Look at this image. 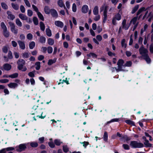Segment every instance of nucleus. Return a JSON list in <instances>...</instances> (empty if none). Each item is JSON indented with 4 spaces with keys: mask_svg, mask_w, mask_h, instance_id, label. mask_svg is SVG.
Returning a JSON list of instances; mask_svg holds the SVG:
<instances>
[{
    "mask_svg": "<svg viewBox=\"0 0 153 153\" xmlns=\"http://www.w3.org/2000/svg\"><path fill=\"white\" fill-rule=\"evenodd\" d=\"M17 64L18 65V68L19 70L22 71H25L27 70V68L25 67H24V66L25 64V61L22 59H19L17 62Z\"/></svg>",
    "mask_w": 153,
    "mask_h": 153,
    "instance_id": "obj_1",
    "label": "nucleus"
},
{
    "mask_svg": "<svg viewBox=\"0 0 153 153\" xmlns=\"http://www.w3.org/2000/svg\"><path fill=\"white\" fill-rule=\"evenodd\" d=\"M1 27L3 30V35L5 37H8L10 35L9 32L7 30V27L4 22L1 23Z\"/></svg>",
    "mask_w": 153,
    "mask_h": 153,
    "instance_id": "obj_2",
    "label": "nucleus"
},
{
    "mask_svg": "<svg viewBox=\"0 0 153 153\" xmlns=\"http://www.w3.org/2000/svg\"><path fill=\"white\" fill-rule=\"evenodd\" d=\"M130 145L133 148H140L143 147V144L140 143H138L135 141H131Z\"/></svg>",
    "mask_w": 153,
    "mask_h": 153,
    "instance_id": "obj_3",
    "label": "nucleus"
},
{
    "mask_svg": "<svg viewBox=\"0 0 153 153\" xmlns=\"http://www.w3.org/2000/svg\"><path fill=\"white\" fill-rule=\"evenodd\" d=\"M124 63V61L122 59H120L118 61L117 63L118 65V68H115L117 71L118 72L123 71L122 69V66H123Z\"/></svg>",
    "mask_w": 153,
    "mask_h": 153,
    "instance_id": "obj_4",
    "label": "nucleus"
},
{
    "mask_svg": "<svg viewBox=\"0 0 153 153\" xmlns=\"http://www.w3.org/2000/svg\"><path fill=\"white\" fill-rule=\"evenodd\" d=\"M9 24L10 27L11 31L14 34L16 35L18 33V30L16 28L14 24L12 22H9Z\"/></svg>",
    "mask_w": 153,
    "mask_h": 153,
    "instance_id": "obj_5",
    "label": "nucleus"
},
{
    "mask_svg": "<svg viewBox=\"0 0 153 153\" xmlns=\"http://www.w3.org/2000/svg\"><path fill=\"white\" fill-rule=\"evenodd\" d=\"M139 51L140 54L142 55L143 57L145 56L148 54V50L144 48L143 46H142L140 48Z\"/></svg>",
    "mask_w": 153,
    "mask_h": 153,
    "instance_id": "obj_6",
    "label": "nucleus"
},
{
    "mask_svg": "<svg viewBox=\"0 0 153 153\" xmlns=\"http://www.w3.org/2000/svg\"><path fill=\"white\" fill-rule=\"evenodd\" d=\"M13 56L12 52L10 51H8L7 56H4V61L6 62H8L10 59H12Z\"/></svg>",
    "mask_w": 153,
    "mask_h": 153,
    "instance_id": "obj_7",
    "label": "nucleus"
},
{
    "mask_svg": "<svg viewBox=\"0 0 153 153\" xmlns=\"http://www.w3.org/2000/svg\"><path fill=\"white\" fill-rule=\"evenodd\" d=\"M26 148V146L25 144H21L16 147V150L17 152H21L24 150Z\"/></svg>",
    "mask_w": 153,
    "mask_h": 153,
    "instance_id": "obj_8",
    "label": "nucleus"
},
{
    "mask_svg": "<svg viewBox=\"0 0 153 153\" xmlns=\"http://www.w3.org/2000/svg\"><path fill=\"white\" fill-rule=\"evenodd\" d=\"M108 8V6L105 5V4H104L100 8V11L101 12L103 10H104L103 13L107 14V12Z\"/></svg>",
    "mask_w": 153,
    "mask_h": 153,
    "instance_id": "obj_9",
    "label": "nucleus"
},
{
    "mask_svg": "<svg viewBox=\"0 0 153 153\" xmlns=\"http://www.w3.org/2000/svg\"><path fill=\"white\" fill-rule=\"evenodd\" d=\"M17 42L21 49L22 50L25 49V46L24 42L22 41L21 40H18Z\"/></svg>",
    "mask_w": 153,
    "mask_h": 153,
    "instance_id": "obj_10",
    "label": "nucleus"
},
{
    "mask_svg": "<svg viewBox=\"0 0 153 153\" xmlns=\"http://www.w3.org/2000/svg\"><path fill=\"white\" fill-rule=\"evenodd\" d=\"M52 16L55 18H56L58 17V14L56 11L53 9H51L50 13Z\"/></svg>",
    "mask_w": 153,
    "mask_h": 153,
    "instance_id": "obj_11",
    "label": "nucleus"
},
{
    "mask_svg": "<svg viewBox=\"0 0 153 153\" xmlns=\"http://www.w3.org/2000/svg\"><path fill=\"white\" fill-rule=\"evenodd\" d=\"M7 85L10 88H15L18 86V84L15 82H11Z\"/></svg>",
    "mask_w": 153,
    "mask_h": 153,
    "instance_id": "obj_12",
    "label": "nucleus"
},
{
    "mask_svg": "<svg viewBox=\"0 0 153 153\" xmlns=\"http://www.w3.org/2000/svg\"><path fill=\"white\" fill-rule=\"evenodd\" d=\"M55 24L56 26L61 28L64 25L63 23L59 21H55Z\"/></svg>",
    "mask_w": 153,
    "mask_h": 153,
    "instance_id": "obj_13",
    "label": "nucleus"
},
{
    "mask_svg": "<svg viewBox=\"0 0 153 153\" xmlns=\"http://www.w3.org/2000/svg\"><path fill=\"white\" fill-rule=\"evenodd\" d=\"M129 27V26L126 25V20L124 19L122 23V28L125 30H127Z\"/></svg>",
    "mask_w": 153,
    "mask_h": 153,
    "instance_id": "obj_14",
    "label": "nucleus"
},
{
    "mask_svg": "<svg viewBox=\"0 0 153 153\" xmlns=\"http://www.w3.org/2000/svg\"><path fill=\"white\" fill-rule=\"evenodd\" d=\"M88 10V7L87 5H83L82 8V11L83 13H85L87 12Z\"/></svg>",
    "mask_w": 153,
    "mask_h": 153,
    "instance_id": "obj_15",
    "label": "nucleus"
},
{
    "mask_svg": "<svg viewBox=\"0 0 153 153\" xmlns=\"http://www.w3.org/2000/svg\"><path fill=\"white\" fill-rule=\"evenodd\" d=\"M7 14L8 15V18L12 20H13L15 18V16L12 14L11 12L9 11L7 12Z\"/></svg>",
    "mask_w": 153,
    "mask_h": 153,
    "instance_id": "obj_16",
    "label": "nucleus"
},
{
    "mask_svg": "<svg viewBox=\"0 0 153 153\" xmlns=\"http://www.w3.org/2000/svg\"><path fill=\"white\" fill-rule=\"evenodd\" d=\"M4 69L6 71H9L11 68V66L9 64H5L3 65Z\"/></svg>",
    "mask_w": 153,
    "mask_h": 153,
    "instance_id": "obj_17",
    "label": "nucleus"
},
{
    "mask_svg": "<svg viewBox=\"0 0 153 153\" xmlns=\"http://www.w3.org/2000/svg\"><path fill=\"white\" fill-rule=\"evenodd\" d=\"M19 17L22 20H27V17L25 15L22 13H20L19 15Z\"/></svg>",
    "mask_w": 153,
    "mask_h": 153,
    "instance_id": "obj_18",
    "label": "nucleus"
},
{
    "mask_svg": "<svg viewBox=\"0 0 153 153\" xmlns=\"http://www.w3.org/2000/svg\"><path fill=\"white\" fill-rule=\"evenodd\" d=\"M57 4L61 7H64L65 8V4L62 0H59L57 2Z\"/></svg>",
    "mask_w": 153,
    "mask_h": 153,
    "instance_id": "obj_19",
    "label": "nucleus"
},
{
    "mask_svg": "<svg viewBox=\"0 0 153 153\" xmlns=\"http://www.w3.org/2000/svg\"><path fill=\"white\" fill-rule=\"evenodd\" d=\"M93 13L94 15H96L98 14L99 9L98 7L97 6H95L93 9Z\"/></svg>",
    "mask_w": 153,
    "mask_h": 153,
    "instance_id": "obj_20",
    "label": "nucleus"
},
{
    "mask_svg": "<svg viewBox=\"0 0 153 153\" xmlns=\"http://www.w3.org/2000/svg\"><path fill=\"white\" fill-rule=\"evenodd\" d=\"M121 44L122 47L125 49L127 46V44L126 43V40L125 39H123L121 42Z\"/></svg>",
    "mask_w": 153,
    "mask_h": 153,
    "instance_id": "obj_21",
    "label": "nucleus"
},
{
    "mask_svg": "<svg viewBox=\"0 0 153 153\" xmlns=\"http://www.w3.org/2000/svg\"><path fill=\"white\" fill-rule=\"evenodd\" d=\"M148 63H149L151 62L150 59L149 58L148 54L143 57Z\"/></svg>",
    "mask_w": 153,
    "mask_h": 153,
    "instance_id": "obj_22",
    "label": "nucleus"
},
{
    "mask_svg": "<svg viewBox=\"0 0 153 153\" xmlns=\"http://www.w3.org/2000/svg\"><path fill=\"white\" fill-rule=\"evenodd\" d=\"M8 45H5L2 48V51L4 53H7L8 51Z\"/></svg>",
    "mask_w": 153,
    "mask_h": 153,
    "instance_id": "obj_23",
    "label": "nucleus"
},
{
    "mask_svg": "<svg viewBox=\"0 0 153 153\" xmlns=\"http://www.w3.org/2000/svg\"><path fill=\"white\" fill-rule=\"evenodd\" d=\"M44 11L46 14H49L51 12V9H50L48 6H45L44 8Z\"/></svg>",
    "mask_w": 153,
    "mask_h": 153,
    "instance_id": "obj_24",
    "label": "nucleus"
},
{
    "mask_svg": "<svg viewBox=\"0 0 153 153\" xmlns=\"http://www.w3.org/2000/svg\"><path fill=\"white\" fill-rule=\"evenodd\" d=\"M16 23L17 26L21 27L22 26V23L19 19H17L16 20Z\"/></svg>",
    "mask_w": 153,
    "mask_h": 153,
    "instance_id": "obj_25",
    "label": "nucleus"
},
{
    "mask_svg": "<svg viewBox=\"0 0 153 153\" xmlns=\"http://www.w3.org/2000/svg\"><path fill=\"white\" fill-rule=\"evenodd\" d=\"M56 61V59H50L48 61V65H50L55 63Z\"/></svg>",
    "mask_w": 153,
    "mask_h": 153,
    "instance_id": "obj_26",
    "label": "nucleus"
},
{
    "mask_svg": "<svg viewBox=\"0 0 153 153\" xmlns=\"http://www.w3.org/2000/svg\"><path fill=\"white\" fill-rule=\"evenodd\" d=\"M103 139L104 140L105 142H107L108 139V134L107 132L105 131L103 136Z\"/></svg>",
    "mask_w": 153,
    "mask_h": 153,
    "instance_id": "obj_27",
    "label": "nucleus"
},
{
    "mask_svg": "<svg viewBox=\"0 0 153 153\" xmlns=\"http://www.w3.org/2000/svg\"><path fill=\"white\" fill-rule=\"evenodd\" d=\"M113 18L116 19L117 20L119 21L121 19V17L120 14L118 13L116 14Z\"/></svg>",
    "mask_w": 153,
    "mask_h": 153,
    "instance_id": "obj_28",
    "label": "nucleus"
},
{
    "mask_svg": "<svg viewBox=\"0 0 153 153\" xmlns=\"http://www.w3.org/2000/svg\"><path fill=\"white\" fill-rule=\"evenodd\" d=\"M39 23L41 30L43 31H44L45 28L44 24L42 22H40Z\"/></svg>",
    "mask_w": 153,
    "mask_h": 153,
    "instance_id": "obj_29",
    "label": "nucleus"
},
{
    "mask_svg": "<svg viewBox=\"0 0 153 153\" xmlns=\"http://www.w3.org/2000/svg\"><path fill=\"white\" fill-rule=\"evenodd\" d=\"M48 42L50 45H53L54 43V40L52 39L49 38L48 39Z\"/></svg>",
    "mask_w": 153,
    "mask_h": 153,
    "instance_id": "obj_30",
    "label": "nucleus"
},
{
    "mask_svg": "<svg viewBox=\"0 0 153 153\" xmlns=\"http://www.w3.org/2000/svg\"><path fill=\"white\" fill-rule=\"evenodd\" d=\"M30 146L32 147L33 148L36 147L38 146V144L37 143L35 142H33L30 143Z\"/></svg>",
    "mask_w": 153,
    "mask_h": 153,
    "instance_id": "obj_31",
    "label": "nucleus"
},
{
    "mask_svg": "<svg viewBox=\"0 0 153 153\" xmlns=\"http://www.w3.org/2000/svg\"><path fill=\"white\" fill-rule=\"evenodd\" d=\"M46 34L48 36L50 37L51 36V30L49 28H48L46 29Z\"/></svg>",
    "mask_w": 153,
    "mask_h": 153,
    "instance_id": "obj_32",
    "label": "nucleus"
},
{
    "mask_svg": "<svg viewBox=\"0 0 153 153\" xmlns=\"http://www.w3.org/2000/svg\"><path fill=\"white\" fill-rule=\"evenodd\" d=\"M11 4L12 7L15 10H17L19 9V6L17 4L13 3Z\"/></svg>",
    "mask_w": 153,
    "mask_h": 153,
    "instance_id": "obj_33",
    "label": "nucleus"
},
{
    "mask_svg": "<svg viewBox=\"0 0 153 153\" xmlns=\"http://www.w3.org/2000/svg\"><path fill=\"white\" fill-rule=\"evenodd\" d=\"M144 144L145 146L147 147H151L152 145L149 143V141L148 140H146Z\"/></svg>",
    "mask_w": 153,
    "mask_h": 153,
    "instance_id": "obj_34",
    "label": "nucleus"
},
{
    "mask_svg": "<svg viewBox=\"0 0 153 153\" xmlns=\"http://www.w3.org/2000/svg\"><path fill=\"white\" fill-rule=\"evenodd\" d=\"M35 45V43L34 42L32 41L30 42L29 45V48L30 49H33Z\"/></svg>",
    "mask_w": 153,
    "mask_h": 153,
    "instance_id": "obj_35",
    "label": "nucleus"
},
{
    "mask_svg": "<svg viewBox=\"0 0 153 153\" xmlns=\"http://www.w3.org/2000/svg\"><path fill=\"white\" fill-rule=\"evenodd\" d=\"M132 63L131 61H127L126 63L123 65V67H130L132 65Z\"/></svg>",
    "mask_w": 153,
    "mask_h": 153,
    "instance_id": "obj_36",
    "label": "nucleus"
},
{
    "mask_svg": "<svg viewBox=\"0 0 153 153\" xmlns=\"http://www.w3.org/2000/svg\"><path fill=\"white\" fill-rule=\"evenodd\" d=\"M87 56L88 57L91 56L93 58H96L97 57V55L95 53H90L89 54H88Z\"/></svg>",
    "mask_w": 153,
    "mask_h": 153,
    "instance_id": "obj_37",
    "label": "nucleus"
},
{
    "mask_svg": "<svg viewBox=\"0 0 153 153\" xmlns=\"http://www.w3.org/2000/svg\"><path fill=\"white\" fill-rule=\"evenodd\" d=\"M35 65L36 66V69L37 70H39L40 69V62H36L35 63Z\"/></svg>",
    "mask_w": 153,
    "mask_h": 153,
    "instance_id": "obj_38",
    "label": "nucleus"
},
{
    "mask_svg": "<svg viewBox=\"0 0 153 153\" xmlns=\"http://www.w3.org/2000/svg\"><path fill=\"white\" fill-rule=\"evenodd\" d=\"M46 41L45 38L43 36H41L39 39V41L42 43H44Z\"/></svg>",
    "mask_w": 153,
    "mask_h": 153,
    "instance_id": "obj_39",
    "label": "nucleus"
},
{
    "mask_svg": "<svg viewBox=\"0 0 153 153\" xmlns=\"http://www.w3.org/2000/svg\"><path fill=\"white\" fill-rule=\"evenodd\" d=\"M18 75V74L17 73H15L13 74L9 75V77L12 78H14L17 77Z\"/></svg>",
    "mask_w": 153,
    "mask_h": 153,
    "instance_id": "obj_40",
    "label": "nucleus"
},
{
    "mask_svg": "<svg viewBox=\"0 0 153 153\" xmlns=\"http://www.w3.org/2000/svg\"><path fill=\"white\" fill-rule=\"evenodd\" d=\"M137 20V17H134L130 21V23H132L133 25L136 24Z\"/></svg>",
    "mask_w": 153,
    "mask_h": 153,
    "instance_id": "obj_41",
    "label": "nucleus"
},
{
    "mask_svg": "<svg viewBox=\"0 0 153 153\" xmlns=\"http://www.w3.org/2000/svg\"><path fill=\"white\" fill-rule=\"evenodd\" d=\"M37 14L39 18H40L42 20L44 21V17L40 12H38V13H37Z\"/></svg>",
    "mask_w": 153,
    "mask_h": 153,
    "instance_id": "obj_42",
    "label": "nucleus"
},
{
    "mask_svg": "<svg viewBox=\"0 0 153 153\" xmlns=\"http://www.w3.org/2000/svg\"><path fill=\"white\" fill-rule=\"evenodd\" d=\"M139 8V5H137L135 6L131 12V13L133 14Z\"/></svg>",
    "mask_w": 153,
    "mask_h": 153,
    "instance_id": "obj_43",
    "label": "nucleus"
},
{
    "mask_svg": "<svg viewBox=\"0 0 153 153\" xmlns=\"http://www.w3.org/2000/svg\"><path fill=\"white\" fill-rule=\"evenodd\" d=\"M33 22L34 24L36 25H37L38 24V20L37 17H34L33 19Z\"/></svg>",
    "mask_w": 153,
    "mask_h": 153,
    "instance_id": "obj_44",
    "label": "nucleus"
},
{
    "mask_svg": "<svg viewBox=\"0 0 153 153\" xmlns=\"http://www.w3.org/2000/svg\"><path fill=\"white\" fill-rule=\"evenodd\" d=\"M145 8L144 7H142L139 9L137 13V15H138L140 14L141 12L143 11H145Z\"/></svg>",
    "mask_w": 153,
    "mask_h": 153,
    "instance_id": "obj_45",
    "label": "nucleus"
},
{
    "mask_svg": "<svg viewBox=\"0 0 153 153\" xmlns=\"http://www.w3.org/2000/svg\"><path fill=\"white\" fill-rule=\"evenodd\" d=\"M26 37L28 40H31L33 38V36L31 33H29L27 35Z\"/></svg>",
    "mask_w": 153,
    "mask_h": 153,
    "instance_id": "obj_46",
    "label": "nucleus"
},
{
    "mask_svg": "<svg viewBox=\"0 0 153 153\" xmlns=\"http://www.w3.org/2000/svg\"><path fill=\"white\" fill-rule=\"evenodd\" d=\"M54 143L56 145L59 146L62 143V142H61L60 140L56 139L54 140Z\"/></svg>",
    "mask_w": 153,
    "mask_h": 153,
    "instance_id": "obj_47",
    "label": "nucleus"
},
{
    "mask_svg": "<svg viewBox=\"0 0 153 153\" xmlns=\"http://www.w3.org/2000/svg\"><path fill=\"white\" fill-rule=\"evenodd\" d=\"M22 56L24 58H27L29 57V54L27 52L23 53L22 54Z\"/></svg>",
    "mask_w": 153,
    "mask_h": 153,
    "instance_id": "obj_48",
    "label": "nucleus"
},
{
    "mask_svg": "<svg viewBox=\"0 0 153 153\" xmlns=\"http://www.w3.org/2000/svg\"><path fill=\"white\" fill-rule=\"evenodd\" d=\"M2 7L4 9H7L8 8V6L5 3L2 2L1 3Z\"/></svg>",
    "mask_w": 153,
    "mask_h": 153,
    "instance_id": "obj_49",
    "label": "nucleus"
},
{
    "mask_svg": "<svg viewBox=\"0 0 153 153\" xmlns=\"http://www.w3.org/2000/svg\"><path fill=\"white\" fill-rule=\"evenodd\" d=\"M126 122L129 124H130L132 125H134V122L130 120H127L126 121Z\"/></svg>",
    "mask_w": 153,
    "mask_h": 153,
    "instance_id": "obj_50",
    "label": "nucleus"
},
{
    "mask_svg": "<svg viewBox=\"0 0 153 153\" xmlns=\"http://www.w3.org/2000/svg\"><path fill=\"white\" fill-rule=\"evenodd\" d=\"M53 48L50 46L48 47L47 48L48 52L49 53H51L53 52Z\"/></svg>",
    "mask_w": 153,
    "mask_h": 153,
    "instance_id": "obj_51",
    "label": "nucleus"
},
{
    "mask_svg": "<svg viewBox=\"0 0 153 153\" xmlns=\"http://www.w3.org/2000/svg\"><path fill=\"white\" fill-rule=\"evenodd\" d=\"M96 15V16L94 19V20L95 21H98L100 19V16L98 14Z\"/></svg>",
    "mask_w": 153,
    "mask_h": 153,
    "instance_id": "obj_52",
    "label": "nucleus"
},
{
    "mask_svg": "<svg viewBox=\"0 0 153 153\" xmlns=\"http://www.w3.org/2000/svg\"><path fill=\"white\" fill-rule=\"evenodd\" d=\"M72 10L74 12H76V6L75 3H74L72 5Z\"/></svg>",
    "mask_w": 153,
    "mask_h": 153,
    "instance_id": "obj_53",
    "label": "nucleus"
},
{
    "mask_svg": "<svg viewBox=\"0 0 153 153\" xmlns=\"http://www.w3.org/2000/svg\"><path fill=\"white\" fill-rule=\"evenodd\" d=\"M123 147L125 150H128L129 149V146L126 144H123Z\"/></svg>",
    "mask_w": 153,
    "mask_h": 153,
    "instance_id": "obj_54",
    "label": "nucleus"
},
{
    "mask_svg": "<svg viewBox=\"0 0 153 153\" xmlns=\"http://www.w3.org/2000/svg\"><path fill=\"white\" fill-rule=\"evenodd\" d=\"M63 149L64 152H67L68 151V149L67 146H63Z\"/></svg>",
    "mask_w": 153,
    "mask_h": 153,
    "instance_id": "obj_55",
    "label": "nucleus"
},
{
    "mask_svg": "<svg viewBox=\"0 0 153 153\" xmlns=\"http://www.w3.org/2000/svg\"><path fill=\"white\" fill-rule=\"evenodd\" d=\"M103 22L104 23L105 22L107 19V14L103 13Z\"/></svg>",
    "mask_w": 153,
    "mask_h": 153,
    "instance_id": "obj_56",
    "label": "nucleus"
},
{
    "mask_svg": "<svg viewBox=\"0 0 153 153\" xmlns=\"http://www.w3.org/2000/svg\"><path fill=\"white\" fill-rule=\"evenodd\" d=\"M19 38L21 40H24L25 39V36L24 34H21L19 35Z\"/></svg>",
    "mask_w": 153,
    "mask_h": 153,
    "instance_id": "obj_57",
    "label": "nucleus"
},
{
    "mask_svg": "<svg viewBox=\"0 0 153 153\" xmlns=\"http://www.w3.org/2000/svg\"><path fill=\"white\" fill-rule=\"evenodd\" d=\"M20 10L22 13H24L25 12V9L23 5H21L20 7Z\"/></svg>",
    "mask_w": 153,
    "mask_h": 153,
    "instance_id": "obj_58",
    "label": "nucleus"
},
{
    "mask_svg": "<svg viewBox=\"0 0 153 153\" xmlns=\"http://www.w3.org/2000/svg\"><path fill=\"white\" fill-rule=\"evenodd\" d=\"M9 82V80L7 79H2L0 80V82L2 83H6Z\"/></svg>",
    "mask_w": 153,
    "mask_h": 153,
    "instance_id": "obj_59",
    "label": "nucleus"
},
{
    "mask_svg": "<svg viewBox=\"0 0 153 153\" xmlns=\"http://www.w3.org/2000/svg\"><path fill=\"white\" fill-rule=\"evenodd\" d=\"M27 11V15L29 16H31L33 15V12L30 10H28Z\"/></svg>",
    "mask_w": 153,
    "mask_h": 153,
    "instance_id": "obj_60",
    "label": "nucleus"
},
{
    "mask_svg": "<svg viewBox=\"0 0 153 153\" xmlns=\"http://www.w3.org/2000/svg\"><path fill=\"white\" fill-rule=\"evenodd\" d=\"M24 1L26 6L29 7H30V4L28 0H24Z\"/></svg>",
    "mask_w": 153,
    "mask_h": 153,
    "instance_id": "obj_61",
    "label": "nucleus"
},
{
    "mask_svg": "<svg viewBox=\"0 0 153 153\" xmlns=\"http://www.w3.org/2000/svg\"><path fill=\"white\" fill-rule=\"evenodd\" d=\"M11 43L12 46L14 47H16L17 45V42L14 41H12L11 42Z\"/></svg>",
    "mask_w": 153,
    "mask_h": 153,
    "instance_id": "obj_62",
    "label": "nucleus"
},
{
    "mask_svg": "<svg viewBox=\"0 0 153 153\" xmlns=\"http://www.w3.org/2000/svg\"><path fill=\"white\" fill-rule=\"evenodd\" d=\"M32 7L34 9V10L37 13H38V12H39V10H38V8L36 6H35L34 5H32Z\"/></svg>",
    "mask_w": 153,
    "mask_h": 153,
    "instance_id": "obj_63",
    "label": "nucleus"
},
{
    "mask_svg": "<svg viewBox=\"0 0 153 153\" xmlns=\"http://www.w3.org/2000/svg\"><path fill=\"white\" fill-rule=\"evenodd\" d=\"M149 50L150 52L152 53H153V44H152L150 45L149 47Z\"/></svg>",
    "mask_w": 153,
    "mask_h": 153,
    "instance_id": "obj_64",
    "label": "nucleus"
}]
</instances>
